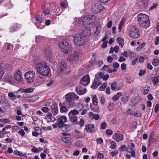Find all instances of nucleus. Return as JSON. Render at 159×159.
I'll use <instances>...</instances> for the list:
<instances>
[{"label":"nucleus","mask_w":159,"mask_h":159,"mask_svg":"<svg viewBox=\"0 0 159 159\" xmlns=\"http://www.w3.org/2000/svg\"><path fill=\"white\" fill-rule=\"evenodd\" d=\"M66 104H68L69 107H73L74 103L71 101L66 102Z\"/></svg>","instance_id":"nucleus-46"},{"label":"nucleus","mask_w":159,"mask_h":159,"mask_svg":"<svg viewBox=\"0 0 159 159\" xmlns=\"http://www.w3.org/2000/svg\"><path fill=\"white\" fill-rule=\"evenodd\" d=\"M35 75V71L34 70L28 71L24 74L26 81L29 83H30L34 81Z\"/></svg>","instance_id":"nucleus-7"},{"label":"nucleus","mask_w":159,"mask_h":159,"mask_svg":"<svg viewBox=\"0 0 159 159\" xmlns=\"http://www.w3.org/2000/svg\"><path fill=\"white\" fill-rule=\"evenodd\" d=\"M95 21V17L94 15H89L84 18L83 20V25L87 29L90 28L94 25Z\"/></svg>","instance_id":"nucleus-3"},{"label":"nucleus","mask_w":159,"mask_h":159,"mask_svg":"<svg viewBox=\"0 0 159 159\" xmlns=\"http://www.w3.org/2000/svg\"><path fill=\"white\" fill-rule=\"evenodd\" d=\"M116 85V83L115 82L111 84V89L112 90H114L115 89Z\"/></svg>","instance_id":"nucleus-54"},{"label":"nucleus","mask_w":159,"mask_h":159,"mask_svg":"<svg viewBox=\"0 0 159 159\" xmlns=\"http://www.w3.org/2000/svg\"><path fill=\"white\" fill-rule=\"evenodd\" d=\"M67 118L65 116H61L57 121L58 123V125L61 127L63 125V124L66 121Z\"/></svg>","instance_id":"nucleus-15"},{"label":"nucleus","mask_w":159,"mask_h":159,"mask_svg":"<svg viewBox=\"0 0 159 159\" xmlns=\"http://www.w3.org/2000/svg\"><path fill=\"white\" fill-rule=\"evenodd\" d=\"M97 143L102 144L103 142L102 139L101 138H99L97 140Z\"/></svg>","instance_id":"nucleus-61"},{"label":"nucleus","mask_w":159,"mask_h":159,"mask_svg":"<svg viewBox=\"0 0 159 159\" xmlns=\"http://www.w3.org/2000/svg\"><path fill=\"white\" fill-rule=\"evenodd\" d=\"M35 131L38 134H40L41 133V129L39 127H36L35 129Z\"/></svg>","instance_id":"nucleus-59"},{"label":"nucleus","mask_w":159,"mask_h":159,"mask_svg":"<svg viewBox=\"0 0 159 159\" xmlns=\"http://www.w3.org/2000/svg\"><path fill=\"white\" fill-rule=\"evenodd\" d=\"M74 41L78 46H81L85 44V37L80 34H75L73 36Z\"/></svg>","instance_id":"nucleus-4"},{"label":"nucleus","mask_w":159,"mask_h":159,"mask_svg":"<svg viewBox=\"0 0 159 159\" xmlns=\"http://www.w3.org/2000/svg\"><path fill=\"white\" fill-rule=\"evenodd\" d=\"M112 139L117 142L121 141L123 140L124 136L120 133H116L113 135Z\"/></svg>","instance_id":"nucleus-13"},{"label":"nucleus","mask_w":159,"mask_h":159,"mask_svg":"<svg viewBox=\"0 0 159 159\" xmlns=\"http://www.w3.org/2000/svg\"><path fill=\"white\" fill-rule=\"evenodd\" d=\"M118 154V152L117 150H115L110 153V154L112 157L115 156L117 155Z\"/></svg>","instance_id":"nucleus-53"},{"label":"nucleus","mask_w":159,"mask_h":159,"mask_svg":"<svg viewBox=\"0 0 159 159\" xmlns=\"http://www.w3.org/2000/svg\"><path fill=\"white\" fill-rule=\"evenodd\" d=\"M49 13V10L48 9H44L43 12V14H45L46 15H48Z\"/></svg>","instance_id":"nucleus-60"},{"label":"nucleus","mask_w":159,"mask_h":159,"mask_svg":"<svg viewBox=\"0 0 159 159\" xmlns=\"http://www.w3.org/2000/svg\"><path fill=\"white\" fill-rule=\"evenodd\" d=\"M149 89L150 87L146 85L143 88V94L144 95L148 94Z\"/></svg>","instance_id":"nucleus-35"},{"label":"nucleus","mask_w":159,"mask_h":159,"mask_svg":"<svg viewBox=\"0 0 159 159\" xmlns=\"http://www.w3.org/2000/svg\"><path fill=\"white\" fill-rule=\"evenodd\" d=\"M111 146L110 148L111 149H115L116 148V143L114 141H112L110 143Z\"/></svg>","instance_id":"nucleus-42"},{"label":"nucleus","mask_w":159,"mask_h":159,"mask_svg":"<svg viewBox=\"0 0 159 159\" xmlns=\"http://www.w3.org/2000/svg\"><path fill=\"white\" fill-rule=\"evenodd\" d=\"M92 101L94 105L97 106L98 104V101L96 95L93 96L92 98Z\"/></svg>","instance_id":"nucleus-38"},{"label":"nucleus","mask_w":159,"mask_h":159,"mask_svg":"<svg viewBox=\"0 0 159 159\" xmlns=\"http://www.w3.org/2000/svg\"><path fill=\"white\" fill-rule=\"evenodd\" d=\"M119 65L117 62H115L113 64V67L115 70H117V68L119 67Z\"/></svg>","instance_id":"nucleus-52"},{"label":"nucleus","mask_w":159,"mask_h":159,"mask_svg":"<svg viewBox=\"0 0 159 159\" xmlns=\"http://www.w3.org/2000/svg\"><path fill=\"white\" fill-rule=\"evenodd\" d=\"M36 69L39 73L44 76L49 74V70L48 66L44 62L38 63L36 66Z\"/></svg>","instance_id":"nucleus-2"},{"label":"nucleus","mask_w":159,"mask_h":159,"mask_svg":"<svg viewBox=\"0 0 159 159\" xmlns=\"http://www.w3.org/2000/svg\"><path fill=\"white\" fill-rule=\"evenodd\" d=\"M137 22L142 28H147L150 25L149 17L148 15L143 13L139 14L137 16Z\"/></svg>","instance_id":"nucleus-1"},{"label":"nucleus","mask_w":159,"mask_h":159,"mask_svg":"<svg viewBox=\"0 0 159 159\" xmlns=\"http://www.w3.org/2000/svg\"><path fill=\"white\" fill-rule=\"evenodd\" d=\"M77 106L79 107V109L78 110L73 109L70 111L68 113V115H71L75 116L78 114L79 112L80 111L83 109V105L81 104H78Z\"/></svg>","instance_id":"nucleus-10"},{"label":"nucleus","mask_w":159,"mask_h":159,"mask_svg":"<svg viewBox=\"0 0 159 159\" xmlns=\"http://www.w3.org/2000/svg\"><path fill=\"white\" fill-rule=\"evenodd\" d=\"M20 28V25L16 24L10 28L9 31L10 32L12 33L19 30Z\"/></svg>","instance_id":"nucleus-20"},{"label":"nucleus","mask_w":159,"mask_h":159,"mask_svg":"<svg viewBox=\"0 0 159 159\" xmlns=\"http://www.w3.org/2000/svg\"><path fill=\"white\" fill-rule=\"evenodd\" d=\"M90 82V78L88 75H86L84 76L80 81L81 84L84 86L88 85Z\"/></svg>","instance_id":"nucleus-12"},{"label":"nucleus","mask_w":159,"mask_h":159,"mask_svg":"<svg viewBox=\"0 0 159 159\" xmlns=\"http://www.w3.org/2000/svg\"><path fill=\"white\" fill-rule=\"evenodd\" d=\"M14 153L16 155L22 157L24 158L27 157L25 154H23L21 152L17 150L14 151Z\"/></svg>","instance_id":"nucleus-31"},{"label":"nucleus","mask_w":159,"mask_h":159,"mask_svg":"<svg viewBox=\"0 0 159 159\" xmlns=\"http://www.w3.org/2000/svg\"><path fill=\"white\" fill-rule=\"evenodd\" d=\"M79 56L77 54H70L67 57V60L70 62L77 61L79 60Z\"/></svg>","instance_id":"nucleus-11"},{"label":"nucleus","mask_w":159,"mask_h":159,"mask_svg":"<svg viewBox=\"0 0 159 159\" xmlns=\"http://www.w3.org/2000/svg\"><path fill=\"white\" fill-rule=\"evenodd\" d=\"M58 46L65 53H68L71 49L70 45L67 41L65 40L60 42L58 44Z\"/></svg>","instance_id":"nucleus-6"},{"label":"nucleus","mask_w":159,"mask_h":159,"mask_svg":"<svg viewBox=\"0 0 159 159\" xmlns=\"http://www.w3.org/2000/svg\"><path fill=\"white\" fill-rule=\"evenodd\" d=\"M145 42H143L142 44L139 45L136 48V50L138 51H140L145 45Z\"/></svg>","instance_id":"nucleus-37"},{"label":"nucleus","mask_w":159,"mask_h":159,"mask_svg":"<svg viewBox=\"0 0 159 159\" xmlns=\"http://www.w3.org/2000/svg\"><path fill=\"white\" fill-rule=\"evenodd\" d=\"M35 20L39 23H41L43 20L42 19L40 14L36 16L35 17Z\"/></svg>","instance_id":"nucleus-39"},{"label":"nucleus","mask_w":159,"mask_h":159,"mask_svg":"<svg viewBox=\"0 0 159 159\" xmlns=\"http://www.w3.org/2000/svg\"><path fill=\"white\" fill-rule=\"evenodd\" d=\"M95 127L93 124H88L85 126L84 129L89 133L92 132L94 130Z\"/></svg>","instance_id":"nucleus-18"},{"label":"nucleus","mask_w":159,"mask_h":159,"mask_svg":"<svg viewBox=\"0 0 159 159\" xmlns=\"http://www.w3.org/2000/svg\"><path fill=\"white\" fill-rule=\"evenodd\" d=\"M75 91L76 93L80 95H83L87 92L86 89L85 88L81 86L76 87Z\"/></svg>","instance_id":"nucleus-14"},{"label":"nucleus","mask_w":159,"mask_h":159,"mask_svg":"<svg viewBox=\"0 0 159 159\" xmlns=\"http://www.w3.org/2000/svg\"><path fill=\"white\" fill-rule=\"evenodd\" d=\"M14 78L15 80L18 82H20L22 80V78L19 70H16L14 74Z\"/></svg>","instance_id":"nucleus-16"},{"label":"nucleus","mask_w":159,"mask_h":159,"mask_svg":"<svg viewBox=\"0 0 159 159\" xmlns=\"http://www.w3.org/2000/svg\"><path fill=\"white\" fill-rule=\"evenodd\" d=\"M84 120L83 119H80V121L79 122L78 124L81 127H83L84 125Z\"/></svg>","instance_id":"nucleus-51"},{"label":"nucleus","mask_w":159,"mask_h":159,"mask_svg":"<svg viewBox=\"0 0 159 159\" xmlns=\"http://www.w3.org/2000/svg\"><path fill=\"white\" fill-rule=\"evenodd\" d=\"M39 98V97L37 95H35L30 98V102H33L36 101Z\"/></svg>","instance_id":"nucleus-40"},{"label":"nucleus","mask_w":159,"mask_h":159,"mask_svg":"<svg viewBox=\"0 0 159 159\" xmlns=\"http://www.w3.org/2000/svg\"><path fill=\"white\" fill-rule=\"evenodd\" d=\"M126 60V59L123 57V56H121L118 59V61L120 62H122L125 61Z\"/></svg>","instance_id":"nucleus-56"},{"label":"nucleus","mask_w":159,"mask_h":159,"mask_svg":"<svg viewBox=\"0 0 159 159\" xmlns=\"http://www.w3.org/2000/svg\"><path fill=\"white\" fill-rule=\"evenodd\" d=\"M60 110L61 113H67L68 111V109L64 106H61L60 107Z\"/></svg>","instance_id":"nucleus-34"},{"label":"nucleus","mask_w":159,"mask_h":159,"mask_svg":"<svg viewBox=\"0 0 159 159\" xmlns=\"http://www.w3.org/2000/svg\"><path fill=\"white\" fill-rule=\"evenodd\" d=\"M102 74L100 73L98 75H96L94 80H96L99 82L100 80L102 79Z\"/></svg>","instance_id":"nucleus-41"},{"label":"nucleus","mask_w":159,"mask_h":159,"mask_svg":"<svg viewBox=\"0 0 159 159\" xmlns=\"http://www.w3.org/2000/svg\"><path fill=\"white\" fill-rule=\"evenodd\" d=\"M121 95V92L118 93L116 95H114L112 97V100L114 101L117 100Z\"/></svg>","instance_id":"nucleus-32"},{"label":"nucleus","mask_w":159,"mask_h":159,"mask_svg":"<svg viewBox=\"0 0 159 159\" xmlns=\"http://www.w3.org/2000/svg\"><path fill=\"white\" fill-rule=\"evenodd\" d=\"M4 73V70L2 67L0 66V79L3 76Z\"/></svg>","instance_id":"nucleus-45"},{"label":"nucleus","mask_w":159,"mask_h":159,"mask_svg":"<svg viewBox=\"0 0 159 159\" xmlns=\"http://www.w3.org/2000/svg\"><path fill=\"white\" fill-rule=\"evenodd\" d=\"M66 102L71 101L72 99V92L67 93L65 96Z\"/></svg>","instance_id":"nucleus-27"},{"label":"nucleus","mask_w":159,"mask_h":159,"mask_svg":"<svg viewBox=\"0 0 159 159\" xmlns=\"http://www.w3.org/2000/svg\"><path fill=\"white\" fill-rule=\"evenodd\" d=\"M145 60V58L144 57L140 56L139 57V62L142 63Z\"/></svg>","instance_id":"nucleus-64"},{"label":"nucleus","mask_w":159,"mask_h":159,"mask_svg":"<svg viewBox=\"0 0 159 159\" xmlns=\"http://www.w3.org/2000/svg\"><path fill=\"white\" fill-rule=\"evenodd\" d=\"M41 110L42 111L46 113L49 111V109L46 107H43L41 108Z\"/></svg>","instance_id":"nucleus-44"},{"label":"nucleus","mask_w":159,"mask_h":159,"mask_svg":"<svg viewBox=\"0 0 159 159\" xmlns=\"http://www.w3.org/2000/svg\"><path fill=\"white\" fill-rule=\"evenodd\" d=\"M88 115L91 119H94L96 120H98L100 118V116L99 114H95L91 111L89 112Z\"/></svg>","instance_id":"nucleus-19"},{"label":"nucleus","mask_w":159,"mask_h":159,"mask_svg":"<svg viewBox=\"0 0 159 159\" xmlns=\"http://www.w3.org/2000/svg\"><path fill=\"white\" fill-rule=\"evenodd\" d=\"M102 28L101 25L99 24L96 27V30L95 32L94 35L96 36H98L100 33Z\"/></svg>","instance_id":"nucleus-26"},{"label":"nucleus","mask_w":159,"mask_h":159,"mask_svg":"<svg viewBox=\"0 0 159 159\" xmlns=\"http://www.w3.org/2000/svg\"><path fill=\"white\" fill-rule=\"evenodd\" d=\"M129 34L130 36L134 39H136L140 36L139 30L134 26H133L129 30Z\"/></svg>","instance_id":"nucleus-8"},{"label":"nucleus","mask_w":159,"mask_h":159,"mask_svg":"<svg viewBox=\"0 0 159 159\" xmlns=\"http://www.w3.org/2000/svg\"><path fill=\"white\" fill-rule=\"evenodd\" d=\"M8 95L12 99H15L16 98V96L13 93H9Z\"/></svg>","instance_id":"nucleus-47"},{"label":"nucleus","mask_w":159,"mask_h":159,"mask_svg":"<svg viewBox=\"0 0 159 159\" xmlns=\"http://www.w3.org/2000/svg\"><path fill=\"white\" fill-rule=\"evenodd\" d=\"M145 73V71L144 70H140L139 73V75L140 76H142Z\"/></svg>","instance_id":"nucleus-62"},{"label":"nucleus","mask_w":159,"mask_h":159,"mask_svg":"<svg viewBox=\"0 0 159 159\" xmlns=\"http://www.w3.org/2000/svg\"><path fill=\"white\" fill-rule=\"evenodd\" d=\"M125 18L124 17H123L122 18V19L121 20L120 22V23L119 25V27L118 28L119 31H120L121 30V29L122 28V27L125 22Z\"/></svg>","instance_id":"nucleus-30"},{"label":"nucleus","mask_w":159,"mask_h":159,"mask_svg":"<svg viewBox=\"0 0 159 159\" xmlns=\"http://www.w3.org/2000/svg\"><path fill=\"white\" fill-rule=\"evenodd\" d=\"M113 60V58L111 57L110 56H108L107 58V61L109 63H111L112 61Z\"/></svg>","instance_id":"nucleus-63"},{"label":"nucleus","mask_w":159,"mask_h":159,"mask_svg":"<svg viewBox=\"0 0 159 159\" xmlns=\"http://www.w3.org/2000/svg\"><path fill=\"white\" fill-rule=\"evenodd\" d=\"M106 134L108 136H110L113 134L112 131L110 129H107L106 131Z\"/></svg>","instance_id":"nucleus-50"},{"label":"nucleus","mask_w":159,"mask_h":159,"mask_svg":"<svg viewBox=\"0 0 159 159\" xmlns=\"http://www.w3.org/2000/svg\"><path fill=\"white\" fill-rule=\"evenodd\" d=\"M159 63V60L157 59H155L152 62V64L154 66H157Z\"/></svg>","instance_id":"nucleus-48"},{"label":"nucleus","mask_w":159,"mask_h":159,"mask_svg":"<svg viewBox=\"0 0 159 159\" xmlns=\"http://www.w3.org/2000/svg\"><path fill=\"white\" fill-rule=\"evenodd\" d=\"M67 66L66 62L62 61L60 63L57 70V74L58 76H61L65 74L67 70Z\"/></svg>","instance_id":"nucleus-5"},{"label":"nucleus","mask_w":159,"mask_h":159,"mask_svg":"<svg viewBox=\"0 0 159 159\" xmlns=\"http://www.w3.org/2000/svg\"><path fill=\"white\" fill-rule=\"evenodd\" d=\"M158 5V4L157 3H155L153 4L152 6L149 9V10L151 11L154 9V8L157 7Z\"/></svg>","instance_id":"nucleus-49"},{"label":"nucleus","mask_w":159,"mask_h":159,"mask_svg":"<svg viewBox=\"0 0 159 159\" xmlns=\"http://www.w3.org/2000/svg\"><path fill=\"white\" fill-rule=\"evenodd\" d=\"M103 8V6L100 4H94L92 6L91 11L94 13H98L100 12Z\"/></svg>","instance_id":"nucleus-9"},{"label":"nucleus","mask_w":159,"mask_h":159,"mask_svg":"<svg viewBox=\"0 0 159 159\" xmlns=\"http://www.w3.org/2000/svg\"><path fill=\"white\" fill-rule=\"evenodd\" d=\"M102 82H98L96 80H94V81L92 85L91 86V87L93 89H96L98 86L100 85Z\"/></svg>","instance_id":"nucleus-24"},{"label":"nucleus","mask_w":159,"mask_h":159,"mask_svg":"<svg viewBox=\"0 0 159 159\" xmlns=\"http://www.w3.org/2000/svg\"><path fill=\"white\" fill-rule=\"evenodd\" d=\"M45 56L46 58L48 60H49L51 57L52 52L50 50H45L44 52Z\"/></svg>","instance_id":"nucleus-25"},{"label":"nucleus","mask_w":159,"mask_h":159,"mask_svg":"<svg viewBox=\"0 0 159 159\" xmlns=\"http://www.w3.org/2000/svg\"><path fill=\"white\" fill-rule=\"evenodd\" d=\"M63 142L70 145L71 144V139L69 137H63L61 138Z\"/></svg>","instance_id":"nucleus-23"},{"label":"nucleus","mask_w":159,"mask_h":159,"mask_svg":"<svg viewBox=\"0 0 159 159\" xmlns=\"http://www.w3.org/2000/svg\"><path fill=\"white\" fill-rule=\"evenodd\" d=\"M152 81L153 82V84L154 85H157L158 83L159 82V77L157 76L152 78Z\"/></svg>","instance_id":"nucleus-33"},{"label":"nucleus","mask_w":159,"mask_h":159,"mask_svg":"<svg viewBox=\"0 0 159 159\" xmlns=\"http://www.w3.org/2000/svg\"><path fill=\"white\" fill-rule=\"evenodd\" d=\"M34 89L31 88H29L27 89H19L18 91H16V93H17L20 92V93H22L24 92L27 93H30L33 92L34 91Z\"/></svg>","instance_id":"nucleus-21"},{"label":"nucleus","mask_w":159,"mask_h":159,"mask_svg":"<svg viewBox=\"0 0 159 159\" xmlns=\"http://www.w3.org/2000/svg\"><path fill=\"white\" fill-rule=\"evenodd\" d=\"M107 85V83H104L98 89L101 91L103 90L106 87Z\"/></svg>","instance_id":"nucleus-43"},{"label":"nucleus","mask_w":159,"mask_h":159,"mask_svg":"<svg viewBox=\"0 0 159 159\" xmlns=\"http://www.w3.org/2000/svg\"><path fill=\"white\" fill-rule=\"evenodd\" d=\"M47 122H53L56 120L55 118L51 113H48L45 117Z\"/></svg>","instance_id":"nucleus-17"},{"label":"nucleus","mask_w":159,"mask_h":159,"mask_svg":"<svg viewBox=\"0 0 159 159\" xmlns=\"http://www.w3.org/2000/svg\"><path fill=\"white\" fill-rule=\"evenodd\" d=\"M6 80L8 83L11 84L15 83V81L12 77H8L7 78Z\"/></svg>","instance_id":"nucleus-36"},{"label":"nucleus","mask_w":159,"mask_h":159,"mask_svg":"<svg viewBox=\"0 0 159 159\" xmlns=\"http://www.w3.org/2000/svg\"><path fill=\"white\" fill-rule=\"evenodd\" d=\"M68 116L71 122L76 124L78 119L77 116L71 115H68Z\"/></svg>","instance_id":"nucleus-29"},{"label":"nucleus","mask_w":159,"mask_h":159,"mask_svg":"<svg viewBox=\"0 0 159 159\" xmlns=\"http://www.w3.org/2000/svg\"><path fill=\"white\" fill-rule=\"evenodd\" d=\"M52 111L54 115H56L58 113V108L57 105L54 104L51 106Z\"/></svg>","instance_id":"nucleus-22"},{"label":"nucleus","mask_w":159,"mask_h":159,"mask_svg":"<svg viewBox=\"0 0 159 159\" xmlns=\"http://www.w3.org/2000/svg\"><path fill=\"white\" fill-rule=\"evenodd\" d=\"M72 98L75 100H77L79 98V97L74 93L72 92Z\"/></svg>","instance_id":"nucleus-55"},{"label":"nucleus","mask_w":159,"mask_h":159,"mask_svg":"<svg viewBox=\"0 0 159 159\" xmlns=\"http://www.w3.org/2000/svg\"><path fill=\"white\" fill-rule=\"evenodd\" d=\"M107 124L105 122H102L101 124V128L102 129H104L106 127Z\"/></svg>","instance_id":"nucleus-57"},{"label":"nucleus","mask_w":159,"mask_h":159,"mask_svg":"<svg viewBox=\"0 0 159 159\" xmlns=\"http://www.w3.org/2000/svg\"><path fill=\"white\" fill-rule=\"evenodd\" d=\"M121 70H125L126 69V65L125 63H123L121 65Z\"/></svg>","instance_id":"nucleus-58"},{"label":"nucleus","mask_w":159,"mask_h":159,"mask_svg":"<svg viewBox=\"0 0 159 159\" xmlns=\"http://www.w3.org/2000/svg\"><path fill=\"white\" fill-rule=\"evenodd\" d=\"M117 43H119L120 46L122 48L124 45V39L121 37H119L116 39Z\"/></svg>","instance_id":"nucleus-28"}]
</instances>
